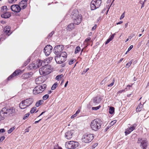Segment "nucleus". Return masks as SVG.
Returning <instances> with one entry per match:
<instances>
[{"mask_svg":"<svg viewBox=\"0 0 149 149\" xmlns=\"http://www.w3.org/2000/svg\"><path fill=\"white\" fill-rule=\"evenodd\" d=\"M115 34V33H114L112 35L110 36L109 38L110 40H111L113 39Z\"/></svg>","mask_w":149,"mask_h":149,"instance_id":"obj_46","label":"nucleus"},{"mask_svg":"<svg viewBox=\"0 0 149 149\" xmlns=\"http://www.w3.org/2000/svg\"><path fill=\"white\" fill-rule=\"evenodd\" d=\"M100 107V106H98L95 107H93L92 108V109L93 110H97Z\"/></svg>","mask_w":149,"mask_h":149,"instance_id":"obj_44","label":"nucleus"},{"mask_svg":"<svg viewBox=\"0 0 149 149\" xmlns=\"http://www.w3.org/2000/svg\"><path fill=\"white\" fill-rule=\"evenodd\" d=\"M133 45H131L128 48V50L127 51V52H128L130 50L133 48Z\"/></svg>","mask_w":149,"mask_h":149,"instance_id":"obj_51","label":"nucleus"},{"mask_svg":"<svg viewBox=\"0 0 149 149\" xmlns=\"http://www.w3.org/2000/svg\"><path fill=\"white\" fill-rule=\"evenodd\" d=\"M43 101L42 100H40L36 102V107H39L40 105L42 104Z\"/></svg>","mask_w":149,"mask_h":149,"instance_id":"obj_27","label":"nucleus"},{"mask_svg":"<svg viewBox=\"0 0 149 149\" xmlns=\"http://www.w3.org/2000/svg\"><path fill=\"white\" fill-rule=\"evenodd\" d=\"M30 58L27 59V60L24 63L23 65L24 66H26L28 64L30 61Z\"/></svg>","mask_w":149,"mask_h":149,"instance_id":"obj_36","label":"nucleus"},{"mask_svg":"<svg viewBox=\"0 0 149 149\" xmlns=\"http://www.w3.org/2000/svg\"><path fill=\"white\" fill-rule=\"evenodd\" d=\"M5 33H6V34H8V33H9V31L7 30H4Z\"/></svg>","mask_w":149,"mask_h":149,"instance_id":"obj_61","label":"nucleus"},{"mask_svg":"<svg viewBox=\"0 0 149 149\" xmlns=\"http://www.w3.org/2000/svg\"><path fill=\"white\" fill-rule=\"evenodd\" d=\"M74 132L73 130L68 131L65 134V137L68 139H70L73 137Z\"/></svg>","mask_w":149,"mask_h":149,"instance_id":"obj_14","label":"nucleus"},{"mask_svg":"<svg viewBox=\"0 0 149 149\" xmlns=\"http://www.w3.org/2000/svg\"><path fill=\"white\" fill-rule=\"evenodd\" d=\"M60 56H62V57H64L65 59L66 58V57H67V53L65 52H63L59 54Z\"/></svg>","mask_w":149,"mask_h":149,"instance_id":"obj_28","label":"nucleus"},{"mask_svg":"<svg viewBox=\"0 0 149 149\" xmlns=\"http://www.w3.org/2000/svg\"><path fill=\"white\" fill-rule=\"evenodd\" d=\"M11 9L15 12L18 13L20 11L21 8L18 5H13L11 6Z\"/></svg>","mask_w":149,"mask_h":149,"instance_id":"obj_15","label":"nucleus"},{"mask_svg":"<svg viewBox=\"0 0 149 149\" xmlns=\"http://www.w3.org/2000/svg\"><path fill=\"white\" fill-rule=\"evenodd\" d=\"M34 62V66H35V69L39 68V65H37V64H36V63Z\"/></svg>","mask_w":149,"mask_h":149,"instance_id":"obj_54","label":"nucleus"},{"mask_svg":"<svg viewBox=\"0 0 149 149\" xmlns=\"http://www.w3.org/2000/svg\"><path fill=\"white\" fill-rule=\"evenodd\" d=\"M47 66V67H42L39 69V72L40 75H45L49 74L51 72V66L50 65Z\"/></svg>","mask_w":149,"mask_h":149,"instance_id":"obj_6","label":"nucleus"},{"mask_svg":"<svg viewBox=\"0 0 149 149\" xmlns=\"http://www.w3.org/2000/svg\"><path fill=\"white\" fill-rule=\"evenodd\" d=\"M18 5L21 9H24L26 8L27 6V2L26 1L22 0L19 2Z\"/></svg>","mask_w":149,"mask_h":149,"instance_id":"obj_18","label":"nucleus"},{"mask_svg":"<svg viewBox=\"0 0 149 149\" xmlns=\"http://www.w3.org/2000/svg\"><path fill=\"white\" fill-rule=\"evenodd\" d=\"M80 112V110L79 109H78L77 111L75 113V114L77 115V114L79 113Z\"/></svg>","mask_w":149,"mask_h":149,"instance_id":"obj_60","label":"nucleus"},{"mask_svg":"<svg viewBox=\"0 0 149 149\" xmlns=\"http://www.w3.org/2000/svg\"><path fill=\"white\" fill-rule=\"evenodd\" d=\"M91 38H90V37L88 38H87L85 40V41H86V42H88V41L90 40H91Z\"/></svg>","mask_w":149,"mask_h":149,"instance_id":"obj_57","label":"nucleus"},{"mask_svg":"<svg viewBox=\"0 0 149 149\" xmlns=\"http://www.w3.org/2000/svg\"><path fill=\"white\" fill-rule=\"evenodd\" d=\"M136 126V124H134L132 127H130L129 129L130 131L132 132L135 129Z\"/></svg>","mask_w":149,"mask_h":149,"instance_id":"obj_29","label":"nucleus"},{"mask_svg":"<svg viewBox=\"0 0 149 149\" xmlns=\"http://www.w3.org/2000/svg\"><path fill=\"white\" fill-rule=\"evenodd\" d=\"M55 60L57 63L61 64L65 61L66 59L64 57H62L59 55H58L55 56Z\"/></svg>","mask_w":149,"mask_h":149,"instance_id":"obj_12","label":"nucleus"},{"mask_svg":"<svg viewBox=\"0 0 149 149\" xmlns=\"http://www.w3.org/2000/svg\"><path fill=\"white\" fill-rule=\"evenodd\" d=\"M36 64L39 65V68L40 66H42V60H37L36 62Z\"/></svg>","mask_w":149,"mask_h":149,"instance_id":"obj_24","label":"nucleus"},{"mask_svg":"<svg viewBox=\"0 0 149 149\" xmlns=\"http://www.w3.org/2000/svg\"><path fill=\"white\" fill-rule=\"evenodd\" d=\"M29 131V128L26 129L25 130V132H28Z\"/></svg>","mask_w":149,"mask_h":149,"instance_id":"obj_63","label":"nucleus"},{"mask_svg":"<svg viewBox=\"0 0 149 149\" xmlns=\"http://www.w3.org/2000/svg\"><path fill=\"white\" fill-rule=\"evenodd\" d=\"M30 113H28L26 114L23 117V119L25 120L29 116Z\"/></svg>","mask_w":149,"mask_h":149,"instance_id":"obj_38","label":"nucleus"},{"mask_svg":"<svg viewBox=\"0 0 149 149\" xmlns=\"http://www.w3.org/2000/svg\"><path fill=\"white\" fill-rule=\"evenodd\" d=\"M5 132V130L4 129H1L0 130V133H2Z\"/></svg>","mask_w":149,"mask_h":149,"instance_id":"obj_55","label":"nucleus"},{"mask_svg":"<svg viewBox=\"0 0 149 149\" xmlns=\"http://www.w3.org/2000/svg\"><path fill=\"white\" fill-rule=\"evenodd\" d=\"M100 101V99L98 97H95L93 99V102L95 103H99Z\"/></svg>","mask_w":149,"mask_h":149,"instance_id":"obj_21","label":"nucleus"},{"mask_svg":"<svg viewBox=\"0 0 149 149\" xmlns=\"http://www.w3.org/2000/svg\"><path fill=\"white\" fill-rule=\"evenodd\" d=\"M110 41L111 40L109 39H108L105 43V44L106 45L108 44Z\"/></svg>","mask_w":149,"mask_h":149,"instance_id":"obj_58","label":"nucleus"},{"mask_svg":"<svg viewBox=\"0 0 149 149\" xmlns=\"http://www.w3.org/2000/svg\"><path fill=\"white\" fill-rule=\"evenodd\" d=\"M123 22L122 21H120L118 22L116 24L117 25L123 23Z\"/></svg>","mask_w":149,"mask_h":149,"instance_id":"obj_62","label":"nucleus"},{"mask_svg":"<svg viewBox=\"0 0 149 149\" xmlns=\"http://www.w3.org/2000/svg\"><path fill=\"white\" fill-rule=\"evenodd\" d=\"M146 45L148 47H149V40H148Z\"/></svg>","mask_w":149,"mask_h":149,"instance_id":"obj_64","label":"nucleus"},{"mask_svg":"<svg viewBox=\"0 0 149 149\" xmlns=\"http://www.w3.org/2000/svg\"><path fill=\"white\" fill-rule=\"evenodd\" d=\"M102 0H93L91 3V10H94L98 8L100 6Z\"/></svg>","mask_w":149,"mask_h":149,"instance_id":"obj_8","label":"nucleus"},{"mask_svg":"<svg viewBox=\"0 0 149 149\" xmlns=\"http://www.w3.org/2000/svg\"><path fill=\"white\" fill-rule=\"evenodd\" d=\"M47 85L45 84H42L36 87L33 89V93L36 95L42 93L46 88Z\"/></svg>","mask_w":149,"mask_h":149,"instance_id":"obj_5","label":"nucleus"},{"mask_svg":"<svg viewBox=\"0 0 149 149\" xmlns=\"http://www.w3.org/2000/svg\"><path fill=\"white\" fill-rule=\"evenodd\" d=\"M48 63H49L46 59L44 60L43 61L42 60V67H47L48 65H50L48 64Z\"/></svg>","mask_w":149,"mask_h":149,"instance_id":"obj_22","label":"nucleus"},{"mask_svg":"<svg viewBox=\"0 0 149 149\" xmlns=\"http://www.w3.org/2000/svg\"><path fill=\"white\" fill-rule=\"evenodd\" d=\"M116 122V120H113L112 121L111 123V125H114Z\"/></svg>","mask_w":149,"mask_h":149,"instance_id":"obj_50","label":"nucleus"},{"mask_svg":"<svg viewBox=\"0 0 149 149\" xmlns=\"http://www.w3.org/2000/svg\"><path fill=\"white\" fill-rule=\"evenodd\" d=\"M94 136L93 134H86L83 135L82 140L83 142L87 143L91 142Z\"/></svg>","mask_w":149,"mask_h":149,"instance_id":"obj_7","label":"nucleus"},{"mask_svg":"<svg viewBox=\"0 0 149 149\" xmlns=\"http://www.w3.org/2000/svg\"><path fill=\"white\" fill-rule=\"evenodd\" d=\"M32 73L28 72L24 74L22 76V78L24 79H27L32 77Z\"/></svg>","mask_w":149,"mask_h":149,"instance_id":"obj_20","label":"nucleus"},{"mask_svg":"<svg viewBox=\"0 0 149 149\" xmlns=\"http://www.w3.org/2000/svg\"><path fill=\"white\" fill-rule=\"evenodd\" d=\"M3 14L1 15V17L4 18H9L11 16V15L10 13L6 12L3 13Z\"/></svg>","mask_w":149,"mask_h":149,"instance_id":"obj_19","label":"nucleus"},{"mask_svg":"<svg viewBox=\"0 0 149 149\" xmlns=\"http://www.w3.org/2000/svg\"><path fill=\"white\" fill-rule=\"evenodd\" d=\"M132 85H127V87L128 88V89L129 90H130V88L132 87Z\"/></svg>","mask_w":149,"mask_h":149,"instance_id":"obj_59","label":"nucleus"},{"mask_svg":"<svg viewBox=\"0 0 149 149\" xmlns=\"http://www.w3.org/2000/svg\"><path fill=\"white\" fill-rule=\"evenodd\" d=\"M71 17L72 18L74 24H79L82 21V16L79 15L78 12L77 10H74L71 13Z\"/></svg>","mask_w":149,"mask_h":149,"instance_id":"obj_2","label":"nucleus"},{"mask_svg":"<svg viewBox=\"0 0 149 149\" xmlns=\"http://www.w3.org/2000/svg\"><path fill=\"white\" fill-rule=\"evenodd\" d=\"M54 33V32L53 31H52L51 33H49L48 36L47 37L48 38L51 37L53 35Z\"/></svg>","mask_w":149,"mask_h":149,"instance_id":"obj_47","label":"nucleus"},{"mask_svg":"<svg viewBox=\"0 0 149 149\" xmlns=\"http://www.w3.org/2000/svg\"><path fill=\"white\" fill-rule=\"evenodd\" d=\"M74 62V60L73 59H71L70 60L68 64L69 65H71L73 64Z\"/></svg>","mask_w":149,"mask_h":149,"instance_id":"obj_40","label":"nucleus"},{"mask_svg":"<svg viewBox=\"0 0 149 149\" xmlns=\"http://www.w3.org/2000/svg\"><path fill=\"white\" fill-rule=\"evenodd\" d=\"M8 10L7 7L6 6H3L1 7V12L2 13L6 12Z\"/></svg>","mask_w":149,"mask_h":149,"instance_id":"obj_23","label":"nucleus"},{"mask_svg":"<svg viewBox=\"0 0 149 149\" xmlns=\"http://www.w3.org/2000/svg\"><path fill=\"white\" fill-rule=\"evenodd\" d=\"M63 46L62 45H56L54 48V52L56 55H59L63 50Z\"/></svg>","mask_w":149,"mask_h":149,"instance_id":"obj_11","label":"nucleus"},{"mask_svg":"<svg viewBox=\"0 0 149 149\" xmlns=\"http://www.w3.org/2000/svg\"><path fill=\"white\" fill-rule=\"evenodd\" d=\"M109 113L111 114H113L114 112V108L113 107H110L109 109Z\"/></svg>","mask_w":149,"mask_h":149,"instance_id":"obj_25","label":"nucleus"},{"mask_svg":"<svg viewBox=\"0 0 149 149\" xmlns=\"http://www.w3.org/2000/svg\"><path fill=\"white\" fill-rule=\"evenodd\" d=\"M15 126H13V127L11 128L10 129H9L8 131V134H10L14 130H15Z\"/></svg>","mask_w":149,"mask_h":149,"instance_id":"obj_33","label":"nucleus"},{"mask_svg":"<svg viewBox=\"0 0 149 149\" xmlns=\"http://www.w3.org/2000/svg\"><path fill=\"white\" fill-rule=\"evenodd\" d=\"M125 16V12L123 13L121 15L120 17V19H123Z\"/></svg>","mask_w":149,"mask_h":149,"instance_id":"obj_52","label":"nucleus"},{"mask_svg":"<svg viewBox=\"0 0 149 149\" xmlns=\"http://www.w3.org/2000/svg\"><path fill=\"white\" fill-rule=\"evenodd\" d=\"M52 47L50 45H47L44 49V52L46 56H48L52 52Z\"/></svg>","mask_w":149,"mask_h":149,"instance_id":"obj_13","label":"nucleus"},{"mask_svg":"<svg viewBox=\"0 0 149 149\" xmlns=\"http://www.w3.org/2000/svg\"><path fill=\"white\" fill-rule=\"evenodd\" d=\"M17 0H8V2L10 3H14Z\"/></svg>","mask_w":149,"mask_h":149,"instance_id":"obj_48","label":"nucleus"},{"mask_svg":"<svg viewBox=\"0 0 149 149\" xmlns=\"http://www.w3.org/2000/svg\"><path fill=\"white\" fill-rule=\"evenodd\" d=\"M15 113V109L14 107L3 108L0 111V121L4 119L6 117L13 116Z\"/></svg>","mask_w":149,"mask_h":149,"instance_id":"obj_1","label":"nucleus"},{"mask_svg":"<svg viewBox=\"0 0 149 149\" xmlns=\"http://www.w3.org/2000/svg\"><path fill=\"white\" fill-rule=\"evenodd\" d=\"M131 132V131H130L129 129H127L125 132V135H127L129 134Z\"/></svg>","mask_w":149,"mask_h":149,"instance_id":"obj_41","label":"nucleus"},{"mask_svg":"<svg viewBox=\"0 0 149 149\" xmlns=\"http://www.w3.org/2000/svg\"><path fill=\"white\" fill-rule=\"evenodd\" d=\"M142 107H143L142 105L141 104H140L138 106V107H137V109H140V108H142Z\"/></svg>","mask_w":149,"mask_h":149,"instance_id":"obj_56","label":"nucleus"},{"mask_svg":"<svg viewBox=\"0 0 149 149\" xmlns=\"http://www.w3.org/2000/svg\"><path fill=\"white\" fill-rule=\"evenodd\" d=\"M140 143V146L142 149H146L148 146V141L146 139L143 138H139L137 142Z\"/></svg>","mask_w":149,"mask_h":149,"instance_id":"obj_9","label":"nucleus"},{"mask_svg":"<svg viewBox=\"0 0 149 149\" xmlns=\"http://www.w3.org/2000/svg\"><path fill=\"white\" fill-rule=\"evenodd\" d=\"M53 59L52 57H48L46 59L47 60V61L49 63Z\"/></svg>","mask_w":149,"mask_h":149,"instance_id":"obj_43","label":"nucleus"},{"mask_svg":"<svg viewBox=\"0 0 149 149\" xmlns=\"http://www.w3.org/2000/svg\"><path fill=\"white\" fill-rule=\"evenodd\" d=\"M79 143L74 141H70L68 143H66L65 144L66 148L69 149H74L78 147Z\"/></svg>","mask_w":149,"mask_h":149,"instance_id":"obj_10","label":"nucleus"},{"mask_svg":"<svg viewBox=\"0 0 149 149\" xmlns=\"http://www.w3.org/2000/svg\"><path fill=\"white\" fill-rule=\"evenodd\" d=\"M49 95L48 94H46L43 96L42 99L44 100H46L49 97Z\"/></svg>","mask_w":149,"mask_h":149,"instance_id":"obj_37","label":"nucleus"},{"mask_svg":"<svg viewBox=\"0 0 149 149\" xmlns=\"http://www.w3.org/2000/svg\"><path fill=\"white\" fill-rule=\"evenodd\" d=\"M63 77V75L62 74L58 75L56 77V79L58 80H59Z\"/></svg>","mask_w":149,"mask_h":149,"instance_id":"obj_35","label":"nucleus"},{"mask_svg":"<svg viewBox=\"0 0 149 149\" xmlns=\"http://www.w3.org/2000/svg\"><path fill=\"white\" fill-rule=\"evenodd\" d=\"M74 23H72L71 24H70L68 26V29L72 30L74 29Z\"/></svg>","mask_w":149,"mask_h":149,"instance_id":"obj_26","label":"nucleus"},{"mask_svg":"<svg viewBox=\"0 0 149 149\" xmlns=\"http://www.w3.org/2000/svg\"><path fill=\"white\" fill-rule=\"evenodd\" d=\"M133 60H131L129 62L127 63L126 65V67L127 68H129L132 63Z\"/></svg>","mask_w":149,"mask_h":149,"instance_id":"obj_34","label":"nucleus"},{"mask_svg":"<svg viewBox=\"0 0 149 149\" xmlns=\"http://www.w3.org/2000/svg\"><path fill=\"white\" fill-rule=\"evenodd\" d=\"M107 80V79L106 78H104L101 82V83H100V84L102 85H103V84H104L105 83V82Z\"/></svg>","mask_w":149,"mask_h":149,"instance_id":"obj_45","label":"nucleus"},{"mask_svg":"<svg viewBox=\"0 0 149 149\" xmlns=\"http://www.w3.org/2000/svg\"><path fill=\"white\" fill-rule=\"evenodd\" d=\"M36 107H33L32 108L31 110L30 111V112L31 113H33L36 110Z\"/></svg>","mask_w":149,"mask_h":149,"instance_id":"obj_39","label":"nucleus"},{"mask_svg":"<svg viewBox=\"0 0 149 149\" xmlns=\"http://www.w3.org/2000/svg\"><path fill=\"white\" fill-rule=\"evenodd\" d=\"M81 50V48L79 46H77L75 49L74 53L77 54Z\"/></svg>","mask_w":149,"mask_h":149,"instance_id":"obj_30","label":"nucleus"},{"mask_svg":"<svg viewBox=\"0 0 149 149\" xmlns=\"http://www.w3.org/2000/svg\"><path fill=\"white\" fill-rule=\"evenodd\" d=\"M35 66H34V62H33L29 66V68L31 69H35Z\"/></svg>","mask_w":149,"mask_h":149,"instance_id":"obj_31","label":"nucleus"},{"mask_svg":"<svg viewBox=\"0 0 149 149\" xmlns=\"http://www.w3.org/2000/svg\"><path fill=\"white\" fill-rule=\"evenodd\" d=\"M102 124V122L100 119L96 118L92 121L91 127L93 130L97 131L101 128Z\"/></svg>","mask_w":149,"mask_h":149,"instance_id":"obj_3","label":"nucleus"},{"mask_svg":"<svg viewBox=\"0 0 149 149\" xmlns=\"http://www.w3.org/2000/svg\"><path fill=\"white\" fill-rule=\"evenodd\" d=\"M115 82V79H113V80L112 81V82L110 84H109L108 85V86L109 87H111L113 86V85L114 84V83Z\"/></svg>","mask_w":149,"mask_h":149,"instance_id":"obj_42","label":"nucleus"},{"mask_svg":"<svg viewBox=\"0 0 149 149\" xmlns=\"http://www.w3.org/2000/svg\"><path fill=\"white\" fill-rule=\"evenodd\" d=\"M45 81V77L41 76L35 79L36 83L37 84H40L43 82Z\"/></svg>","mask_w":149,"mask_h":149,"instance_id":"obj_16","label":"nucleus"},{"mask_svg":"<svg viewBox=\"0 0 149 149\" xmlns=\"http://www.w3.org/2000/svg\"><path fill=\"white\" fill-rule=\"evenodd\" d=\"M21 72V70H16L8 78V80H10L14 76L20 74Z\"/></svg>","mask_w":149,"mask_h":149,"instance_id":"obj_17","label":"nucleus"},{"mask_svg":"<svg viewBox=\"0 0 149 149\" xmlns=\"http://www.w3.org/2000/svg\"><path fill=\"white\" fill-rule=\"evenodd\" d=\"M58 84L57 82L55 83L51 87V89L52 90H54L58 86Z\"/></svg>","mask_w":149,"mask_h":149,"instance_id":"obj_32","label":"nucleus"},{"mask_svg":"<svg viewBox=\"0 0 149 149\" xmlns=\"http://www.w3.org/2000/svg\"><path fill=\"white\" fill-rule=\"evenodd\" d=\"M97 27V25L95 24L92 28V31H94L95 30L96 28Z\"/></svg>","mask_w":149,"mask_h":149,"instance_id":"obj_53","label":"nucleus"},{"mask_svg":"<svg viewBox=\"0 0 149 149\" xmlns=\"http://www.w3.org/2000/svg\"><path fill=\"white\" fill-rule=\"evenodd\" d=\"M33 102L32 98H28L21 101L19 104V107L21 109H24L30 106Z\"/></svg>","mask_w":149,"mask_h":149,"instance_id":"obj_4","label":"nucleus"},{"mask_svg":"<svg viewBox=\"0 0 149 149\" xmlns=\"http://www.w3.org/2000/svg\"><path fill=\"white\" fill-rule=\"evenodd\" d=\"M5 139V137L4 136H2L0 138V143L2 142L3 140Z\"/></svg>","mask_w":149,"mask_h":149,"instance_id":"obj_49","label":"nucleus"}]
</instances>
